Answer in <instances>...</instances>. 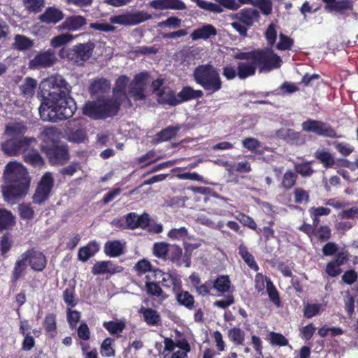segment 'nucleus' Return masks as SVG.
<instances>
[{"label": "nucleus", "instance_id": "4d7b16f0", "mask_svg": "<svg viewBox=\"0 0 358 358\" xmlns=\"http://www.w3.org/2000/svg\"><path fill=\"white\" fill-rule=\"evenodd\" d=\"M103 326L107 331L113 334L121 333L125 327L124 322H117L113 321L104 322Z\"/></svg>", "mask_w": 358, "mask_h": 358}, {"label": "nucleus", "instance_id": "a211bd4d", "mask_svg": "<svg viewBox=\"0 0 358 358\" xmlns=\"http://www.w3.org/2000/svg\"><path fill=\"white\" fill-rule=\"evenodd\" d=\"M233 17L241 21L243 24L251 27L255 22H258L259 13L253 8H244L234 15Z\"/></svg>", "mask_w": 358, "mask_h": 358}, {"label": "nucleus", "instance_id": "49530a36", "mask_svg": "<svg viewBox=\"0 0 358 358\" xmlns=\"http://www.w3.org/2000/svg\"><path fill=\"white\" fill-rule=\"evenodd\" d=\"M74 36L69 33H64L53 37L50 44L53 48H59L70 43Z\"/></svg>", "mask_w": 358, "mask_h": 358}, {"label": "nucleus", "instance_id": "423d86ee", "mask_svg": "<svg viewBox=\"0 0 358 358\" xmlns=\"http://www.w3.org/2000/svg\"><path fill=\"white\" fill-rule=\"evenodd\" d=\"M232 57L243 60L237 64V76L240 79H245L255 74L258 65L253 58L252 52H238L234 53Z\"/></svg>", "mask_w": 358, "mask_h": 358}, {"label": "nucleus", "instance_id": "37998d69", "mask_svg": "<svg viewBox=\"0 0 358 358\" xmlns=\"http://www.w3.org/2000/svg\"><path fill=\"white\" fill-rule=\"evenodd\" d=\"M245 332L240 328H232L228 331L229 340L235 345H242L245 341Z\"/></svg>", "mask_w": 358, "mask_h": 358}, {"label": "nucleus", "instance_id": "3c124183", "mask_svg": "<svg viewBox=\"0 0 358 358\" xmlns=\"http://www.w3.org/2000/svg\"><path fill=\"white\" fill-rule=\"evenodd\" d=\"M114 340L111 338H106L101 345L100 352L103 357H109L115 356V351L113 348Z\"/></svg>", "mask_w": 358, "mask_h": 358}, {"label": "nucleus", "instance_id": "b1692460", "mask_svg": "<svg viewBox=\"0 0 358 358\" xmlns=\"http://www.w3.org/2000/svg\"><path fill=\"white\" fill-rule=\"evenodd\" d=\"M48 155L52 164H63L68 159V152L64 147H56L50 149Z\"/></svg>", "mask_w": 358, "mask_h": 358}, {"label": "nucleus", "instance_id": "a19ab883", "mask_svg": "<svg viewBox=\"0 0 358 358\" xmlns=\"http://www.w3.org/2000/svg\"><path fill=\"white\" fill-rule=\"evenodd\" d=\"M194 2L196 6L205 10L213 13H222L224 10L218 4L207 1L205 0H192Z\"/></svg>", "mask_w": 358, "mask_h": 358}, {"label": "nucleus", "instance_id": "f704fd0d", "mask_svg": "<svg viewBox=\"0 0 358 358\" xmlns=\"http://www.w3.org/2000/svg\"><path fill=\"white\" fill-rule=\"evenodd\" d=\"M37 86L36 80L27 77L25 78L24 83L20 86L21 93L27 98L31 97L35 92Z\"/></svg>", "mask_w": 358, "mask_h": 358}, {"label": "nucleus", "instance_id": "bb28decb", "mask_svg": "<svg viewBox=\"0 0 358 358\" xmlns=\"http://www.w3.org/2000/svg\"><path fill=\"white\" fill-rule=\"evenodd\" d=\"M124 244L120 241H107L104 245V252L107 256L117 257L123 254Z\"/></svg>", "mask_w": 358, "mask_h": 358}, {"label": "nucleus", "instance_id": "ea45409f", "mask_svg": "<svg viewBox=\"0 0 358 358\" xmlns=\"http://www.w3.org/2000/svg\"><path fill=\"white\" fill-rule=\"evenodd\" d=\"M196 220L199 224L206 226L212 229H217L224 232V231L222 230L224 226V223L222 220H219L217 222H215L204 215H199Z\"/></svg>", "mask_w": 358, "mask_h": 358}, {"label": "nucleus", "instance_id": "20e7f679", "mask_svg": "<svg viewBox=\"0 0 358 358\" xmlns=\"http://www.w3.org/2000/svg\"><path fill=\"white\" fill-rule=\"evenodd\" d=\"M195 82L205 90L213 94L218 92L222 86V82L218 70L212 64L199 65L193 72Z\"/></svg>", "mask_w": 358, "mask_h": 358}, {"label": "nucleus", "instance_id": "603ef678", "mask_svg": "<svg viewBox=\"0 0 358 358\" xmlns=\"http://www.w3.org/2000/svg\"><path fill=\"white\" fill-rule=\"evenodd\" d=\"M110 84L106 79H99L92 83L90 86V91L93 94H97L99 92H103L109 90Z\"/></svg>", "mask_w": 358, "mask_h": 358}, {"label": "nucleus", "instance_id": "412c9836", "mask_svg": "<svg viewBox=\"0 0 358 358\" xmlns=\"http://www.w3.org/2000/svg\"><path fill=\"white\" fill-rule=\"evenodd\" d=\"M122 271L120 266H117L111 261H101L96 262L92 268V273L94 275L103 273H115Z\"/></svg>", "mask_w": 358, "mask_h": 358}, {"label": "nucleus", "instance_id": "72a5a7b5", "mask_svg": "<svg viewBox=\"0 0 358 358\" xmlns=\"http://www.w3.org/2000/svg\"><path fill=\"white\" fill-rule=\"evenodd\" d=\"M238 253L242 259L248 264V266L254 271H258L259 266L257 264L254 257L248 252V248L243 244H241L238 247Z\"/></svg>", "mask_w": 358, "mask_h": 358}, {"label": "nucleus", "instance_id": "1a4fd4ad", "mask_svg": "<svg viewBox=\"0 0 358 358\" xmlns=\"http://www.w3.org/2000/svg\"><path fill=\"white\" fill-rule=\"evenodd\" d=\"M94 48V44L92 42L78 44L68 51L67 59L76 65H83L91 57Z\"/></svg>", "mask_w": 358, "mask_h": 358}, {"label": "nucleus", "instance_id": "864d4df0", "mask_svg": "<svg viewBox=\"0 0 358 358\" xmlns=\"http://www.w3.org/2000/svg\"><path fill=\"white\" fill-rule=\"evenodd\" d=\"M169 244L164 242L155 243L153 245V254L155 257L166 259Z\"/></svg>", "mask_w": 358, "mask_h": 358}, {"label": "nucleus", "instance_id": "5701e85b", "mask_svg": "<svg viewBox=\"0 0 358 358\" xmlns=\"http://www.w3.org/2000/svg\"><path fill=\"white\" fill-rule=\"evenodd\" d=\"M26 125L20 122L8 123L5 128L4 136L13 138H24L27 131Z\"/></svg>", "mask_w": 358, "mask_h": 358}, {"label": "nucleus", "instance_id": "2eb2a0df", "mask_svg": "<svg viewBox=\"0 0 358 358\" xmlns=\"http://www.w3.org/2000/svg\"><path fill=\"white\" fill-rule=\"evenodd\" d=\"M23 255H27V262L33 270L42 271L45 268L47 260L41 252L31 249L27 250Z\"/></svg>", "mask_w": 358, "mask_h": 358}, {"label": "nucleus", "instance_id": "c03bdc74", "mask_svg": "<svg viewBox=\"0 0 358 358\" xmlns=\"http://www.w3.org/2000/svg\"><path fill=\"white\" fill-rule=\"evenodd\" d=\"M182 255V250L180 247L176 245L169 244L168 255L166 259H169L173 263L180 264V261Z\"/></svg>", "mask_w": 358, "mask_h": 358}, {"label": "nucleus", "instance_id": "774afa93", "mask_svg": "<svg viewBox=\"0 0 358 358\" xmlns=\"http://www.w3.org/2000/svg\"><path fill=\"white\" fill-rule=\"evenodd\" d=\"M236 218L244 226H246L251 229L257 230V224L251 217L240 213L236 216Z\"/></svg>", "mask_w": 358, "mask_h": 358}, {"label": "nucleus", "instance_id": "052dcab7", "mask_svg": "<svg viewBox=\"0 0 358 358\" xmlns=\"http://www.w3.org/2000/svg\"><path fill=\"white\" fill-rule=\"evenodd\" d=\"M296 178L295 173L287 171L283 176L282 186L287 189L292 188L295 185Z\"/></svg>", "mask_w": 358, "mask_h": 358}, {"label": "nucleus", "instance_id": "8fccbe9b", "mask_svg": "<svg viewBox=\"0 0 358 358\" xmlns=\"http://www.w3.org/2000/svg\"><path fill=\"white\" fill-rule=\"evenodd\" d=\"M14 224V217L10 212L0 208V229H8Z\"/></svg>", "mask_w": 358, "mask_h": 358}, {"label": "nucleus", "instance_id": "cd10ccee", "mask_svg": "<svg viewBox=\"0 0 358 358\" xmlns=\"http://www.w3.org/2000/svg\"><path fill=\"white\" fill-rule=\"evenodd\" d=\"M24 160L26 163L34 166L41 167L43 164V159L39 152L36 150H29L28 148L24 150Z\"/></svg>", "mask_w": 358, "mask_h": 358}, {"label": "nucleus", "instance_id": "dca6fc26", "mask_svg": "<svg viewBox=\"0 0 358 358\" xmlns=\"http://www.w3.org/2000/svg\"><path fill=\"white\" fill-rule=\"evenodd\" d=\"M87 24L86 19L81 15H73L68 17L56 29L59 31L66 30L69 31H76L81 29Z\"/></svg>", "mask_w": 358, "mask_h": 358}, {"label": "nucleus", "instance_id": "2f4dec72", "mask_svg": "<svg viewBox=\"0 0 358 358\" xmlns=\"http://www.w3.org/2000/svg\"><path fill=\"white\" fill-rule=\"evenodd\" d=\"M203 96L201 90H195L190 87H184L182 90L178 93L180 103L195 98H201Z\"/></svg>", "mask_w": 358, "mask_h": 358}, {"label": "nucleus", "instance_id": "6e6d98bb", "mask_svg": "<svg viewBox=\"0 0 358 358\" xmlns=\"http://www.w3.org/2000/svg\"><path fill=\"white\" fill-rule=\"evenodd\" d=\"M180 127L177 126L169 127L157 134L158 140L160 141H169L176 135Z\"/></svg>", "mask_w": 358, "mask_h": 358}, {"label": "nucleus", "instance_id": "4be33fe9", "mask_svg": "<svg viewBox=\"0 0 358 358\" xmlns=\"http://www.w3.org/2000/svg\"><path fill=\"white\" fill-rule=\"evenodd\" d=\"M64 18L62 11L55 7H48L39 16V20L46 24H56Z\"/></svg>", "mask_w": 358, "mask_h": 358}, {"label": "nucleus", "instance_id": "69168bd1", "mask_svg": "<svg viewBox=\"0 0 358 358\" xmlns=\"http://www.w3.org/2000/svg\"><path fill=\"white\" fill-rule=\"evenodd\" d=\"M254 6L258 7L266 15H268L272 12L271 0H255Z\"/></svg>", "mask_w": 358, "mask_h": 358}, {"label": "nucleus", "instance_id": "6e6552de", "mask_svg": "<svg viewBox=\"0 0 358 358\" xmlns=\"http://www.w3.org/2000/svg\"><path fill=\"white\" fill-rule=\"evenodd\" d=\"M152 15L144 10L127 12L120 15H113L109 21L111 24L122 26H134L152 19Z\"/></svg>", "mask_w": 358, "mask_h": 358}, {"label": "nucleus", "instance_id": "f8f14e48", "mask_svg": "<svg viewBox=\"0 0 358 358\" xmlns=\"http://www.w3.org/2000/svg\"><path fill=\"white\" fill-rule=\"evenodd\" d=\"M302 129L306 131L314 132L317 135L329 137L340 138L341 136L337 135L335 129L329 124L315 120H308L302 123Z\"/></svg>", "mask_w": 358, "mask_h": 358}, {"label": "nucleus", "instance_id": "e2e57ef3", "mask_svg": "<svg viewBox=\"0 0 358 358\" xmlns=\"http://www.w3.org/2000/svg\"><path fill=\"white\" fill-rule=\"evenodd\" d=\"M322 308L320 303H308L304 310V316L307 318H311L317 315Z\"/></svg>", "mask_w": 358, "mask_h": 358}, {"label": "nucleus", "instance_id": "aec40b11", "mask_svg": "<svg viewBox=\"0 0 358 358\" xmlns=\"http://www.w3.org/2000/svg\"><path fill=\"white\" fill-rule=\"evenodd\" d=\"M217 35L216 28L210 24H203L202 26L195 29L190 34L192 40L199 39L207 40Z\"/></svg>", "mask_w": 358, "mask_h": 358}, {"label": "nucleus", "instance_id": "09e8293b", "mask_svg": "<svg viewBox=\"0 0 358 358\" xmlns=\"http://www.w3.org/2000/svg\"><path fill=\"white\" fill-rule=\"evenodd\" d=\"M25 8L30 13H39L45 6V0H23Z\"/></svg>", "mask_w": 358, "mask_h": 358}, {"label": "nucleus", "instance_id": "473e14b6", "mask_svg": "<svg viewBox=\"0 0 358 358\" xmlns=\"http://www.w3.org/2000/svg\"><path fill=\"white\" fill-rule=\"evenodd\" d=\"M40 137L48 146L53 145L58 138L57 129L55 127H45Z\"/></svg>", "mask_w": 358, "mask_h": 358}, {"label": "nucleus", "instance_id": "ddd939ff", "mask_svg": "<svg viewBox=\"0 0 358 358\" xmlns=\"http://www.w3.org/2000/svg\"><path fill=\"white\" fill-rule=\"evenodd\" d=\"M41 87L49 91L48 94L53 91H56L57 93L64 92L67 94L69 91V84L62 76L59 75L52 76L43 80L41 83Z\"/></svg>", "mask_w": 358, "mask_h": 358}, {"label": "nucleus", "instance_id": "9b49d317", "mask_svg": "<svg viewBox=\"0 0 358 358\" xmlns=\"http://www.w3.org/2000/svg\"><path fill=\"white\" fill-rule=\"evenodd\" d=\"M54 185V179L50 172H46L41 178L33 196V201L41 204L46 201Z\"/></svg>", "mask_w": 358, "mask_h": 358}, {"label": "nucleus", "instance_id": "393cba45", "mask_svg": "<svg viewBox=\"0 0 358 358\" xmlns=\"http://www.w3.org/2000/svg\"><path fill=\"white\" fill-rule=\"evenodd\" d=\"M145 278V289L147 294L157 297L162 296L164 292L159 283L152 281V280H155L152 275V272L147 275Z\"/></svg>", "mask_w": 358, "mask_h": 358}, {"label": "nucleus", "instance_id": "39448f33", "mask_svg": "<svg viewBox=\"0 0 358 358\" xmlns=\"http://www.w3.org/2000/svg\"><path fill=\"white\" fill-rule=\"evenodd\" d=\"M253 58L257 62L259 73H268L279 69L282 60L271 48L252 51Z\"/></svg>", "mask_w": 358, "mask_h": 358}, {"label": "nucleus", "instance_id": "13d9d810", "mask_svg": "<svg viewBox=\"0 0 358 358\" xmlns=\"http://www.w3.org/2000/svg\"><path fill=\"white\" fill-rule=\"evenodd\" d=\"M277 26L273 23H271L267 27L265 31V37L267 40V43L269 46L272 47L276 41L277 38Z\"/></svg>", "mask_w": 358, "mask_h": 358}, {"label": "nucleus", "instance_id": "a878e982", "mask_svg": "<svg viewBox=\"0 0 358 358\" xmlns=\"http://www.w3.org/2000/svg\"><path fill=\"white\" fill-rule=\"evenodd\" d=\"M27 267V255H20L19 259L15 263L13 270L11 275V282H16L19 278L23 275Z\"/></svg>", "mask_w": 358, "mask_h": 358}, {"label": "nucleus", "instance_id": "de8ad7c7", "mask_svg": "<svg viewBox=\"0 0 358 358\" xmlns=\"http://www.w3.org/2000/svg\"><path fill=\"white\" fill-rule=\"evenodd\" d=\"M13 244V239L8 234H3L0 238V252L4 258L7 257V254L10 250Z\"/></svg>", "mask_w": 358, "mask_h": 358}, {"label": "nucleus", "instance_id": "7c9ffc66", "mask_svg": "<svg viewBox=\"0 0 358 358\" xmlns=\"http://www.w3.org/2000/svg\"><path fill=\"white\" fill-rule=\"evenodd\" d=\"M99 250V246L96 242H91L87 246L81 248L78 251V259L82 262H86L93 257Z\"/></svg>", "mask_w": 358, "mask_h": 358}, {"label": "nucleus", "instance_id": "680f3d73", "mask_svg": "<svg viewBox=\"0 0 358 358\" xmlns=\"http://www.w3.org/2000/svg\"><path fill=\"white\" fill-rule=\"evenodd\" d=\"M188 235L187 229L184 227H180L178 229H172L168 233L169 238L173 240H184Z\"/></svg>", "mask_w": 358, "mask_h": 358}, {"label": "nucleus", "instance_id": "f03ea898", "mask_svg": "<svg viewBox=\"0 0 358 358\" xmlns=\"http://www.w3.org/2000/svg\"><path fill=\"white\" fill-rule=\"evenodd\" d=\"M76 110V102L67 93L53 91L43 98L39 113L43 120L57 122L72 117Z\"/></svg>", "mask_w": 358, "mask_h": 358}, {"label": "nucleus", "instance_id": "7ed1b4c3", "mask_svg": "<svg viewBox=\"0 0 358 358\" xmlns=\"http://www.w3.org/2000/svg\"><path fill=\"white\" fill-rule=\"evenodd\" d=\"M5 186L2 188L3 197L13 201L24 196L30 185V178L26 168L20 163L10 162L4 171Z\"/></svg>", "mask_w": 358, "mask_h": 358}, {"label": "nucleus", "instance_id": "c9c22d12", "mask_svg": "<svg viewBox=\"0 0 358 358\" xmlns=\"http://www.w3.org/2000/svg\"><path fill=\"white\" fill-rule=\"evenodd\" d=\"M326 9L329 11L342 12L345 10H352V6L349 0H340L337 1L334 0L327 3Z\"/></svg>", "mask_w": 358, "mask_h": 358}, {"label": "nucleus", "instance_id": "0eeeda50", "mask_svg": "<svg viewBox=\"0 0 358 358\" xmlns=\"http://www.w3.org/2000/svg\"><path fill=\"white\" fill-rule=\"evenodd\" d=\"M5 141L1 145V149L8 156H15L36 143V138L33 137H5Z\"/></svg>", "mask_w": 358, "mask_h": 358}, {"label": "nucleus", "instance_id": "9d476101", "mask_svg": "<svg viewBox=\"0 0 358 358\" xmlns=\"http://www.w3.org/2000/svg\"><path fill=\"white\" fill-rule=\"evenodd\" d=\"M148 84V74L141 73L137 74L129 86L128 95L134 101L144 102L146 98L145 89Z\"/></svg>", "mask_w": 358, "mask_h": 358}, {"label": "nucleus", "instance_id": "4468645a", "mask_svg": "<svg viewBox=\"0 0 358 358\" xmlns=\"http://www.w3.org/2000/svg\"><path fill=\"white\" fill-rule=\"evenodd\" d=\"M56 60L57 57L55 52L52 50H48L36 55L30 61L29 66L33 69L48 67L53 65Z\"/></svg>", "mask_w": 358, "mask_h": 358}, {"label": "nucleus", "instance_id": "e433bc0d", "mask_svg": "<svg viewBox=\"0 0 358 358\" xmlns=\"http://www.w3.org/2000/svg\"><path fill=\"white\" fill-rule=\"evenodd\" d=\"M178 350L172 354L171 358H187V352L190 351V345L185 339L177 341Z\"/></svg>", "mask_w": 358, "mask_h": 358}, {"label": "nucleus", "instance_id": "6ab92c4d", "mask_svg": "<svg viewBox=\"0 0 358 358\" xmlns=\"http://www.w3.org/2000/svg\"><path fill=\"white\" fill-rule=\"evenodd\" d=\"M152 275L155 280H159L162 286L165 287H171L173 286L174 288L180 285V280L175 275L170 273H164L160 269L152 270Z\"/></svg>", "mask_w": 358, "mask_h": 358}, {"label": "nucleus", "instance_id": "4c0bfd02", "mask_svg": "<svg viewBox=\"0 0 358 358\" xmlns=\"http://www.w3.org/2000/svg\"><path fill=\"white\" fill-rule=\"evenodd\" d=\"M231 282L227 275H220L212 283L213 287L220 293L227 292L230 288Z\"/></svg>", "mask_w": 358, "mask_h": 358}, {"label": "nucleus", "instance_id": "f3484780", "mask_svg": "<svg viewBox=\"0 0 358 358\" xmlns=\"http://www.w3.org/2000/svg\"><path fill=\"white\" fill-rule=\"evenodd\" d=\"M149 215L143 213L138 215L136 213H130L126 216L127 227L131 229L141 228L145 229L149 224Z\"/></svg>", "mask_w": 358, "mask_h": 358}, {"label": "nucleus", "instance_id": "c85d7f7f", "mask_svg": "<svg viewBox=\"0 0 358 358\" xmlns=\"http://www.w3.org/2000/svg\"><path fill=\"white\" fill-rule=\"evenodd\" d=\"M158 96V101L161 103L169 104L170 106H176L180 103L178 94H176L173 91L169 89L159 92Z\"/></svg>", "mask_w": 358, "mask_h": 358}, {"label": "nucleus", "instance_id": "58836bf2", "mask_svg": "<svg viewBox=\"0 0 358 358\" xmlns=\"http://www.w3.org/2000/svg\"><path fill=\"white\" fill-rule=\"evenodd\" d=\"M177 301L180 305L186 307L189 310H192L194 304V296L187 291H181L176 294Z\"/></svg>", "mask_w": 358, "mask_h": 358}, {"label": "nucleus", "instance_id": "79ce46f5", "mask_svg": "<svg viewBox=\"0 0 358 358\" xmlns=\"http://www.w3.org/2000/svg\"><path fill=\"white\" fill-rule=\"evenodd\" d=\"M315 157L322 163L326 168L331 167L335 164L334 156L329 152L317 150Z\"/></svg>", "mask_w": 358, "mask_h": 358}, {"label": "nucleus", "instance_id": "0e129e2a", "mask_svg": "<svg viewBox=\"0 0 358 358\" xmlns=\"http://www.w3.org/2000/svg\"><path fill=\"white\" fill-rule=\"evenodd\" d=\"M294 167L296 173L303 177L310 176L314 172L313 169L310 165V162L296 164H295Z\"/></svg>", "mask_w": 358, "mask_h": 358}, {"label": "nucleus", "instance_id": "bf43d9fd", "mask_svg": "<svg viewBox=\"0 0 358 358\" xmlns=\"http://www.w3.org/2000/svg\"><path fill=\"white\" fill-rule=\"evenodd\" d=\"M293 44V39L283 34H280L279 35V42L276 45V48L280 50H288L291 49Z\"/></svg>", "mask_w": 358, "mask_h": 358}, {"label": "nucleus", "instance_id": "5fc2aeb1", "mask_svg": "<svg viewBox=\"0 0 358 358\" xmlns=\"http://www.w3.org/2000/svg\"><path fill=\"white\" fill-rule=\"evenodd\" d=\"M266 287L270 300L273 301L277 306H280V300L278 293L270 279H266Z\"/></svg>", "mask_w": 358, "mask_h": 358}, {"label": "nucleus", "instance_id": "c756f323", "mask_svg": "<svg viewBox=\"0 0 358 358\" xmlns=\"http://www.w3.org/2000/svg\"><path fill=\"white\" fill-rule=\"evenodd\" d=\"M138 313L143 315V319L148 324L155 326L159 322V314L152 308L142 307L139 309Z\"/></svg>", "mask_w": 358, "mask_h": 358}, {"label": "nucleus", "instance_id": "f257e3e1", "mask_svg": "<svg viewBox=\"0 0 358 358\" xmlns=\"http://www.w3.org/2000/svg\"><path fill=\"white\" fill-rule=\"evenodd\" d=\"M129 78L122 76L117 78L113 89V99H100L89 101L83 107V113L95 120L104 119L115 115L120 106L127 101L131 106L128 95L125 92Z\"/></svg>", "mask_w": 358, "mask_h": 358}, {"label": "nucleus", "instance_id": "a18cd8bd", "mask_svg": "<svg viewBox=\"0 0 358 358\" xmlns=\"http://www.w3.org/2000/svg\"><path fill=\"white\" fill-rule=\"evenodd\" d=\"M14 46L19 50H25L33 46V42L25 36L17 34L14 38Z\"/></svg>", "mask_w": 358, "mask_h": 358}, {"label": "nucleus", "instance_id": "338daca9", "mask_svg": "<svg viewBox=\"0 0 358 358\" xmlns=\"http://www.w3.org/2000/svg\"><path fill=\"white\" fill-rule=\"evenodd\" d=\"M181 25V20L176 17H171L164 21L159 22L157 24L159 27H169L171 29H176Z\"/></svg>", "mask_w": 358, "mask_h": 358}]
</instances>
